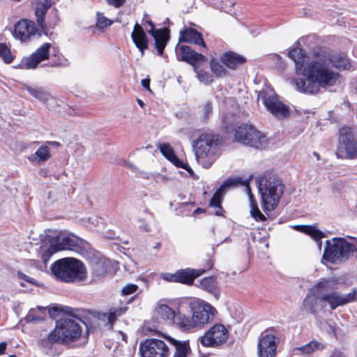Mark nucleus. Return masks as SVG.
<instances>
[{
	"label": "nucleus",
	"instance_id": "1",
	"mask_svg": "<svg viewBox=\"0 0 357 357\" xmlns=\"http://www.w3.org/2000/svg\"><path fill=\"white\" fill-rule=\"evenodd\" d=\"M288 56L295 63L296 73L306 77V79L297 78L291 81L300 92L317 93L320 87L329 86L335 77L333 70L335 63L329 57L319 56L304 66L307 56L302 49L294 48L289 52Z\"/></svg>",
	"mask_w": 357,
	"mask_h": 357
},
{
	"label": "nucleus",
	"instance_id": "2",
	"mask_svg": "<svg viewBox=\"0 0 357 357\" xmlns=\"http://www.w3.org/2000/svg\"><path fill=\"white\" fill-rule=\"evenodd\" d=\"M82 329L75 320L66 318L56 321L54 329L45 337L40 340L39 344L46 354H52L56 344H66L77 340L81 335Z\"/></svg>",
	"mask_w": 357,
	"mask_h": 357
},
{
	"label": "nucleus",
	"instance_id": "3",
	"mask_svg": "<svg viewBox=\"0 0 357 357\" xmlns=\"http://www.w3.org/2000/svg\"><path fill=\"white\" fill-rule=\"evenodd\" d=\"M40 238L41 245L39 248V254L45 265L55 253L64 250H73L78 246V239L66 232L56 233L47 229L40 234Z\"/></svg>",
	"mask_w": 357,
	"mask_h": 357
},
{
	"label": "nucleus",
	"instance_id": "4",
	"mask_svg": "<svg viewBox=\"0 0 357 357\" xmlns=\"http://www.w3.org/2000/svg\"><path fill=\"white\" fill-rule=\"evenodd\" d=\"M52 274L59 280L73 283L86 279V271L82 261L73 257L60 259L51 266Z\"/></svg>",
	"mask_w": 357,
	"mask_h": 357
},
{
	"label": "nucleus",
	"instance_id": "5",
	"mask_svg": "<svg viewBox=\"0 0 357 357\" xmlns=\"http://www.w3.org/2000/svg\"><path fill=\"white\" fill-rule=\"evenodd\" d=\"M218 135L203 133L193 142V148L197 162L203 167L209 168L220 155Z\"/></svg>",
	"mask_w": 357,
	"mask_h": 357
},
{
	"label": "nucleus",
	"instance_id": "6",
	"mask_svg": "<svg viewBox=\"0 0 357 357\" xmlns=\"http://www.w3.org/2000/svg\"><path fill=\"white\" fill-rule=\"evenodd\" d=\"M258 188L265 211H273L278 206L283 195L284 185L276 176H264L258 178Z\"/></svg>",
	"mask_w": 357,
	"mask_h": 357
},
{
	"label": "nucleus",
	"instance_id": "7",
	"mask_svg": "<svg viewBox=\"0 0 357 357\" xmlns=\"http://www.w3.org/2000/svg\"><path fill=\"white\" fill-rule=\"evenodd\" d=\"M235 139L244 145L256 149H264L267 146L266 137L252 126L248 124L238 127L235 133Z\"/></svg>",
	"mask_w": 357,
	"mask_h": 357
},
{
	"label": "nucleus",
	"instance_id": "8",
	"mask_svg": "<svg viewBox=\"0 0 357 357\" xmlns=\"http://www.w3.org/2000/svg\"><path fill=\"white\" fill-rule=\"evenodd\" d=\"M339 147L336 157L357 158V135L350 127H344L339 130Z\"/></svg>",
	"mask_w": 357,
	"mask_h": 357
},
{
	"label": "nucleus",
	"instance_id": "9",
	"mask_svg": "<svg viewBox=\"0 0 357 357\" xmlns=\"http://www.w3.org/2000/svg\"><path fill=\"white\" fill-rule=\"evenodd\" d=\"M258 98L262 100L266 109L278 119H283L289 116V107L282 102L273 90L263 89L259 92Z\"/></svg>",
	"mask_w": 357,
	"mask_h": 357
},
{
	"label": "nucleus",
	"instance_id": "10",
	"mask_svg": "<svg viewBox=\"0 0 357 357\" xmlns=\"http://www.w3.org/2000/svg\"><path fill=\"white\" fill-rule=\"evenodd\" d=\"M228 337L227 328L221 324H215L199 337L198 342L206 347H218L225 344Z\"/></svg>",
	"mask_w": 357,
	"mask_h": 357
},
{
	"label": "nucleus",
	"instance_id": "11",
	"mask_svg": "<svg viewBox=\"0 0 357 357\" xmlns=\"http://www.w3.org/2000/svg\"><path fill=\"white\" fill-rule=\"evenodd\" d=\"M139 353L141 357H168L170 351L163 340L151 338L140 344Z\"/></svg>",
	"mask_w": 357,
	"mask_h": 357
},
{
	"label": "nucleus",
	"instance_id": "12",
	"mask_svg": "<svg viewBox=\"0 0 357 357\" xmlns=\"http://www.w3.org/2000/svg\"><path fill=\"white\" fill-rule=\"evenodd\" d=\"M310 290L312 294L319 298L322 304H328L331 310L335 309V281L333 280H323L313 286Z\"/></svg>",
	"mask_w": 357,
	"mask_h": 357
},
{
	"label": "nucleus",
	"instance_id": "13",
	"mask_svg": "<svg viewBox=\"0 0 357 357\" xmlns=\"http://www.w3.org/2000/svg\"><path fill=\"white\" fill-rule=\"evenodd\" d=\"M276 331L268 328L261 334L257 344L258 357H275L276 355Z\"/></svg>",
	"mask_w": 357,
	"mask_h": 357
},
{
	"label": "nucleus",
	"instance_id": "14",
	"mask_svg": "<svg viewBox=\"0 0 357 357\" xmlns=\"http://www.w3.org/2000/svg\"><path fill=\"white\" fill-rule=\"evenodd\" d=\"M39 34L33 22L22 20L15 24L13 36L22 42H26L31 37Z\"/></svg>",
	"mask_w": 357,
	"mask_h": 357
},
{
	"label": "nucleus",
	"instance_id": "15",
	"mask_svg": "<svg viewBox=\"0 0 357 357\" xmlns=\"http://www.w3.org/2000/svg\"><path fill=\"white\" fill-rule=\"evenodd\" d=\"M356 251V245L347 238L336 237V265L347 261Z\"/></svg>",
	"mask_w": 357,
	"mask_h": 357
},
{
	"label": "nucleus",
	"instance_id": "16",
	"mask_svg": "<svg viewBox=\"0 0 357 357\" xmlns=\"http://www.w3.org/2000/svg\"><path fill=\"white\" fill-rule=\"evenodd\" d=\"M51 46L52 45L48 43H45L40 46L34 52L23 61L22 65L24 68L26 69H34L40 62L48 59Z\"/></svg>",
	"mask_w": 357,
	"mask_h": 357
},
{
	"label": "nucleus",
	"instance_id": "17",
	"mask_svg": "<svg viewBox=\"0 0 357 357\" xmlns=\"http://www.w3.org/2000/svg\"><path fill=\"white\" fill-rule=\"evenodd\" d=\"M215 313L216 310L211 305L203 303L194 310L192 314L198 327H202L213 321Z\"/></svg>",
	"mask_w": 357,
	"mask_h": 357
},
{
	"label": "nucleus",
	"instance_id": "18",
	"mask_svg": "<svg viewBox=\"0 0 357 357\" xmlns=\"http://www.w3.org/2000/svg\"><path fill=\"white\" fill-rule=\"evenodd\" d=\"M146 23L150 26L148 33L151 34L154 38L158 54L162 55L169 39V30L167 29H154V24L151 20L146 21Z\"/></svg>",
	"mask_w": 357,
	"mask_h": 357
},
{
	"label": "nucleus",
	"instance_id": "19",
	"mask_svg": "<svg viewBox=\"0 0 357 357\" xmlns=\"http://www.w3.org/2000/svg\"><path fill=\"white\" fill-rule=\"evenodd\" d=\"M178 50L180 54L178 56L181 57L179 59L188 63L193 68H197V65L207 61V59L204 55L195 52L188 46L181 45L178 47Z\"/></svg>",
	"mask_w": 357,
	"mask_h": 357
},
{
	"label": "nucleus",
	"instance_id": "20",
	"mask_svg": "<svg viewBox=\"0 0 357 357\" xmlns=\"http://www.w3.org/2000/svg\"><path fill=\"white\" fill-rule=\"evenodd\" d=\"M295 230L310 236L314 240L319 250L321 248V239L326 236L324 232L318 228L317 224L314 225H296L292 227Z\"/></svg>",
	"mask_w": 357,
	"mask_h": 357
},
{
	"label": "nucleus",
	"instance_id": "21",
	"mask_svg": "<svg viewBox=\"0 0 357 357\" xmlns=\"http://www.w3.org/2000/svg\"><path fill=\"white\" fill-rule=\"evenodd\" d=\"M131 38L132 42L141 52V55L144 56V51L148 48L149 42L145 31L138 23H136L134 26Z\"/></svg>",
	"mask_w": 357,
	"mask_h": 357
},
{
	"label": "nucleus",
	"instance_id": "22",
	"mask_svg": "<svg viewBox=\"0 0 357 357\" xmlns=\"http://www.w3.org/2000/svg\"><path fill=\"white\" fill-rule=\"evenodd\" d=\"M205 271H206L202 268H185L178 270L176 271L177 282L190 285L193 283L196 278L204 273Z\"/></svg>",
	"mask_w": 357,
	"mask_h": 357
},
{
	"label": "nucleus",
	"instance_id": "23",
	"mask_svg": "<svg viewBox=\"0 0 357 357\" xmlns=\"http://www.w3.org/2000/svg\"><path fill=\"white\" fill-rule=\"evenodd\" d=\"M158 149L161 153L168 160H169L172 164L178 167H181L185 169L189 172H192V169L183 162L180 160L174 153V151L172 147L167 143L160 144L158 145Z\"/></svg>",
	"mask_w": 357,
	"mask_h": 357
},
{
	"label": "nucleus",
	"instance_id": "24",
	"mask_svg": "<svg viewBox=\"0 0 357 357\" xmlns=\"http://www.w3.org/2000/svg\"><path fill=\"white\" fill-rule=\"evenodd\" d=\"M127 310V307H114L109 309L107 312L101 314L99 319L105 322V324L109 328H112L113 324L117 318L124 314Z\"/></svg>",
	"mask_w": 357,
	"mask_h": 357
},
{
	"label": "nucleus",
	"instance_id": "25",
	"mask_svg": "<svg viewBox=\"0 0 357 357\" xmlns=\"http://www.w3.org/2000/svg\"><path fill=\"white\" fill-rule=\"evenodd\" d=\"M51 153L49 146L46 144L39 147L34 153L27 157L28 160L34 165H40L51 158Z\"/></svg>",
	"mask_w": 357,
	"mask_h": 357
},
{
	"label": "nucleus",
	"instance_id": "26",
	"mask_svg": "<svg viewBox=\"0 0 357 357\" xmlns=\"http://www.w3.org/2000/svg\"><path fill=\"white\" fill-rule=\"evenodd\" d=\"M220 61L228 68L235 70L245 62V59L234 52H227L221 56Z\"/></svg>",
	"mask_w": 357,
	"mask_h": 357
},
{
	"label": "nucleus",
	"instance_id": "27",
	"mask_svg": "<svg viewBox=\"0 0 357 357\" xmlns=\"http://www.w3.org/2000/svg\"><path fill=\"white\" fill-rule=\"evenodd\" d=\"M180 40L206 47L202 35L193 29H187L183 31H181Z\"/></svg>",
	"mask_w": 357,
	"mask_h": 357
},
{
	"label": "nucleus",
	"instance_id": "28",
	"mask_svg": "<svg viewBox=\"0 0 357 357\" xmlns=\"http://www.w3.org/2000/svg\"><path fill=\"white\" fill-rule=\"evenodd\" d=\"M196 286L212 294L216 300L218 299L220 294L214 277L204 278L198 280Z\"/></svg>",
	"mask_w": 357,
	"mask_h": 357
},
{
	"label": "nucleus",
	"instance_id": "29",
	"mask_svg": "<svg viewBox=\"0 0 357 357\" xmlns=\"http://www.w3.org/2000/svg\"><path fill=\"white\" fill-rule=\"evenodd\" d=\"M51 6V2L49 0H37L35 13L37 17L38 25L43 30H45L46 25L44 20V15L47 9Z\"/></svg>",
	"mask_w": 357,
	"mask_h": 357
},
{
	"label": "nucleus",
	"instance_id": "30",
	"mask_svg": "<svg viewBox=\"0 0 357 357\" xmlns=\"http://www.w3.org/2000/svg\"><path fill=\"white\" fill-rule=\"evenodd\" d=\"M155 316L159 321L172 323L176 317L175 312L168 305L159 304L155 308Z\"/></svg>",
	"mask_w": 357,
	"mask_h": 357
},
{
	"label": "nucleus",
	"instance_id": "31",
	"mask_svg": "<svg viewBox=\"0 0 357 357\" xmlns=\"http://www.w3.org/2000/svg\"><path fill=\"white\" fill-rule=\"evenodd\" d=\"M176 324L183 331H189L194 328L198 327L194 315L192 317L186 316L185 314L178 313L176 317Z\"/></svg>",
	"mask_w": 357,
	"mask_h": 357
},
{
	"label": "nucleus",
	"instance_id": "32",
	"mask_svg": "<svg viewBox=\"0 0 357 357\" xmlns=\"http://www.w3.org/2000/svg\"><path fill=\"white\" fill-rule=\"evenodd\" d=\"M169 342L175 347L176 351L173 357H187L190 352V347L188 341H178L169 338Z\"/></svg>",
	"mask_w": 357,
	"mask_h": 357
},
{
	"label": "nucleus",
	"instance_id": "33",
	"mask_svg": "<svg viewBox=\"0 0 357 357\" xmlns=\"http://www.w3.org/2000/svg\"><path fill=\"white\" fill-rule=\"evenodd\" d=\"M24 88L31 96H32L33 97H34L40 102H45L51 98L50 93L45 88L33 87L28 85H26Z\"/></svg>",
	"mask_w": 357,
	"mask_h": 357
},
{
	"label": "nucleus",
	"instance_id": "34",
	"mask_svg": "<svg viewBox=\"0 0 357 357\" xmlns=\"http://www.w3.org/2000/svg\"><path fill=\"white\" fill-rule=\"evenodd\" d=\"M303 305L311 312L314 313L315 312H317L319 306L325 307L328 304H322L319 301V298L317 296H316L314 294H312L311 290L310 289L307 296L303 301Z\"/></svg>",
	"mask_w": 357,
	"mask_h": 357
},
{
	"label": "nucleus",
	"instance_id": "35",
	"mask_svg": "<svg viewBox=\"0 0 357 357\" xmlns=\"http://www.w3.org/2000/svg\"><path fill=\"white\" fill-rule=\"evenodd\" d=\"M247 192L249 196L250 202V214L252 217L256 220L259 222H264L266 220V218L264 215L261 213L259 211L257 202L254 199V196L251 193V189L250 186H247Z\"/></svg>",
	"mask_w": 357,
	"mask_h": 357
},
{
	"label": "nucleus",
	"instance_id": "36",
	"mask_svg": "<svg viewBox=\"0 0 357 357\" xmlns=\"http://www.w3.org/2000/svg\"><path fill=\"white\" fill-rule=\"evenodd\" d=\"M333 244L330 241H326V248L322 257V263L327 265L328 263L335 264V238H332Z\"/></svg>",
	"mask_w": 357,
	"mask_h": 357
},
{
	"label": "nucleus",
	"instance_id": "37",
	"mask_svg": "<svg viewBox=\"0 0 357 357\" xmlns=\"http://www.w3.org/2000/svg\"><path fill=\"white\" fill-rule=\"evenodd\" d=\"M46 314V308L42 307H37L36 309H31L26 316L25 317L26 322H36L41 321L45 319Z\"/></svg>",
	"mask_w": 357,
	"mask_h": 357
},
{
	"label": "nucleus",
	"instance_id": "38",
	"mask_svg": "<svg viewBox=\"0 0 357 357\" xmlns=\"http://www.w3.org/2000/svg\"><path fill=\"white\" fill-rule=\"evenodd\" d=\"M354 69L350 60L344 53L336 54V70H349Z\"/></svg>",
	"mask_w": 357,
	"mask_h": 357
},
{
	"label": "nucleus",
	"instance_id": "39",
	"mask_svg": "<svg viewBox=\"0 0 357 357\" xmlns=\"http://www.w3.org/2000/svg\"><path fill=\"white\" fill-rule=\"evenodd\" d=\"M238 185H245L246 188L249 185V180L243 181L240 177L228 178L220 187V190L225 191L226 188L236 187Z\"/></svg>",
	"mask_w": 357,
	"mask_h": 357
},
{
	"label": "nucleus",
	"instance_id": "40",
	"mask_svg": "<svg viewBox=\"0 0 357 357\" xmlns=\"http://www.w3.org/2000/svg\"><path fill=\"white\" fill-rule=\"evenodd\" d=\"M325 347L326 346L324 344L312 340L307 344L298 348V349L301 351L303 354H310L316 350H323Z\"/></svg>",
	"mask_w": 357,
	"mask_h": 357
},
{
	"label": "nucleus",
	"instance_id": "41",
	"mask_svg": "<svg viewBox=\"0 0 357 357\" xmlns=\"http://www.w3.org/2000/svg\"><path fill=\"white\" fill-rule=\"evenodd\" d=\"M357 298V291L354 289L351 292L345 295L336 294V307L354 302Z\"/></svg>",
	"mask_w": 357,
	"mask_h": 357
},
{
	"label": "nucleus",
	"instance_id": "42",
	"mask_svg": "<svg viewBox=\"0 0 357 357\" xmlns=\"http://www.w3.org/2000/svg\"><path fill=\"white\" fill-rule=\"evenodd\" d=\"M223 192L224 191L220 190L219 188L213 195L210 202V206L216 208L215 213L217 215H221L222 207L220 204Z\"/></svg>",
	"mask_w": 357,
	"mask_h": 357
},
{
	"label": "nucleus",
	"instance_id": "43",
	"mask_svg": "<svg viewBox=\"0 0 357 357\" xmlns=\"http://www.w3.org/2000/svg\"><path fill=\"white\" fill-rule=\"evenodd\" d=\"M210 67L212 72L217 77H225L227 75V70L215 59H212L210 61Z\"/></svg>",
	"mask_w": 357,
	"mask_h": 357
},
{
	"label": "nucleus",
	"instance_id": "44",
	"mask_svg": "<svg viewBox=\"0 0 357 357\" xmlns=\"http://www.w3.org/2000/svg\"><path fill=\"white\" fill-rule=\"evenodd\" d=\"M194 70L197 74V78L200 82L209 84L213 82V76L206 71L199 70V65H197V68H194Z\"/></svg>",
	"mask_w": 357,
	"mask_h": 357
},
{
	"label": "nucleus",
	"instance_id": "45",
	"mask_svg": "<svg viewBox=\"0 0 357 357\" xmlns=\"http://www.w3.org/2000/svg\"><path fill=\"white\" fill-rule=\"evenodd\" d=\"M107 271V266L105 261L100 260L93 265V273L97 276L104 275Z\"/></svg>",
	"mask_w": 357,
	"mask_h": 357
},
{
	"label": "nucleus",
	"instance_id": "46",
	"mask_svg": "<svg viewBox=\"0 0 357 357\" xmlns=\"http://www.w3.org/2000/svg\"><path fill=\"white\" fill-rule=\"evenodd\" d=\"M0 58L7 63H11L13 60V56L9 48L3 43H0Z\"/></svg>",
	"mask_w": 357,
	"mask_h": 357
},
{
	"label": "nucleus",
	"instance_id": "47",
	"mask_svg": "<svg viewBox=\"0 0 357 357\" xmlns=\"http://www.w3.org/2000/svg\"><path fill=\"white\" fill-rule=\"evenodd\" d=\"M234 3L231 1L218 0L213 6L220 10L228 13L230 10L229 7L231 6Z\"/></svg>",
	"mask_w": 357,
	"mask_h": 357
},
{
	"label": "nucleus",
	"instance_id": "48",
	"mask_svg": "<svg viewBox=\"0 0 357 357\" xmlns=\"http://www.w3.org/2000/svg\"><path fill=\"white\" fill-rule=\"evenodd\" d=\"M87 221L89 223L87 226L90 228L99 227L104 225L102 219L96 215L89 218Z\"/></svg>",
	"mask_w": 357,
	"mask_h": 357
},
{
	"label": "nucleus",
	"instance_id": "49",
	"mask_svg": "<svg viewBox=\"0 0 357 357\" xmlns=\"http://www.w3.org/2000/svg\"><path fill=\"white\" fill-rule=\"evenodd\" d=\"M137 288L138 287L135 284H128L123 287L121 292L125 296L130 295L135 292Z\"/></svg>",
	"mask_w": 357,
	"mask_h": 357
},
{
	"label": "nucleus",
	"instance_id": "50",
	"mask_svg": "<svg viewBox=\"0 0 357 357\" xmlns=\"http://www.w3.org/2000/svg\"><path fill=\"white\" fill-rule=\"evenodd\" d=\"M112 24V21L105 17V16H100L99 15L98 17L97 21V26L100 28L103 29L107 26H109Z\"/></svg>",
	"mask_w": 357,
	"mask_h": 357
},
{
	"label": "nucleus",
	"instance_id": "51",
	"mask_svg": "<svg viewBox=\"0 0 357 357\" xmlns=\"http://www.w3.org/2000/svg\"><path fill=\"white\" fill-rule=\"evenodd\" d=\"M202 114L204 119H208L212 114V105L211 102H206L203 105Z\"/></svg>",
	"mask_w": 357,
	"mask_h": 357
},
{
	"label": "nucleus",
	"instance_id": "52",
	"mask_svg": "<svg viewBox=\"0 0 357 357\" xmlns=\"http://www.w3.org/2000/svg\"><path fill=\"white\" fill-rule=\"evenodd\" d=\"M161 278L168 282H177V277H176V272L174 273H162Z\"/></svg>",
	"mask_w": 357,
	"mask_h": 357
},
{
	"label": "nucleus",
	"instance_id": "53",
	"mask_svg": "<svg viewBox=\"0 0 357 357\" xmlns=\"http://www.w3.org/2000/svg\"><path fill=\"white\" fill-rule=\"evenodd\" d=\"M109 5L115 8L121 7L125 2V0H107Z\"/></svg>",
	"mask_w": 357,
	"mask_h": 357
},
{
	"label": "nucleus",
	"instance_id": "54",
	"mask_svg": "<svg viewBox=\"0 0 357 357\" xmlns=\"http://www.w3.org/2000/svg\"><path fill=\"white\" fill-rule=\"evenodd\" d=\"M17 275L19 276L20 278L24 280V281L30 283V284H33L34 283V279L26 275L25 274L21 273V272H18L17 273Z\"/></svg>",
	"mask_w": 357,
	"mask_h": 357
},
{
	"label": "nucleus",
	"instance_id": "55",
	"mask_svg": "<svg viewBox=\"0 0 357 357\" xmlns=\"http://www.w3.org/2000/svg\"><path fill=\"white\" fill-rule=\"evenodd\" d=\"M68 65H69L68 61L66 59L63 58L61 62L54 63V64L52 65V66H53V67H59V66L66 67V66H68Z\"/></svg>",
	"mask_w": 357,
	"mask_h": 357
},
{
	"label": "nucleus",
	"instance_id": "56",
	"mask_svg": "<svg viewBox=\"0 0 357 357\" xmlns=\"http://www.w3.org/2000/svg\"><path fill=\"white\" fill-rule=\"evenodd\" d=\"M142 85L146 89L151 91L150 89V80L149 79H144L142 80Z\"/></svg>",
	"mask_w": 357,
	"mask_h": 357
},
{
	"label": "nucleus",
	"instance_id": "57",
	"mask_svg": "<svg viewBox=\"0 0 357 357\" xmlns=\"http://www.w3.org/2000/svg\"><path fill=\"white\" fill-rule=\"evenodd\" d=\"M124 166H126V167H128L129 169H130L133 171H136L137 169V167L134 164H132L130 162H128V161L124 162Z\"/></svg>",
	"mask_w": 357,
	"mask_h": 357
},
{
	"label": "nucleus",
	"instance_id": "58",
	"mask_svg": "<svg viewBox=\"0 0 357 357\" xmlns=\"http://www.w3.org/2000/svg\"><path fill=\"white\" fill-rule=\"evenodd\" d=\"M7 344L6 342L0 343V355L4 354L6 349Z\"/></svg>",
	"mask_w": 357,
	"mask_h": 357
},
{
	"label": "nucleus",
	"instance_id": "59",
	"mask_svg": "<svg viewBox=\"0 0 357 357\" xmlns=\"http://www.w3.org/2000/svg\"><path fill=\"white\" fill-rule=\"evenodd\" d=\"M45 144H50L52 146H56V147H58L60 146V143L59 142H51V141H48V142H46V143Z\"/></svg>",
	"mask_w": 357,
	"mask_h": 357
},
{
	"label": "nucleus",
	"instance_id": "60",
	"mask_svg": "<svg viewBox=\"0 0 357 357\" xmlns=\"http://www.w3.org/2000/svg\"><path fill=\"white\" fill-rule=\"evenodd\" d=\"M137 103L139 105V106L141 107H143L144 105V103L143 102V101L140 99H137Z\"/></svg>",
	"mask_w": 357,
	"mask_h": 357
},
{
	"label": "nucleus",
	"instance_id": "61",
	"mask_svg": "<svg viewBox=\"0 0 357 357\" xmlns=\"http://www.w3.org/2000/svg\"><path fill=\"white\" fill-rule=\"evenodd\" d=\"M121 335H122V339H123V340H124V341H126V337H126V334H124V333H121Z\"/></svg>",
	"mask_w": 357,
	"mask_h": 357
},
{
	"label": "nucleus",
	"instance_id": "62",
	"mask_svg": "<svg viewBox=\"0 0 357 357\" xmlns=\"http://www.w3.org/2000/svg\"><path fill=\"white\" fill-rule=\"evenodd\" d=\"M336 24H338L340 25H342V24H344V22H340L339 19L336 20Z\"/></svg>",
	"mask_w": 357,
	"mask_h": 357
},
{
	"label": "nucleus",
	"instance_id": "63",
	"mask_svg": "<svg viewBox=\"0 0 357 357\" xmlns=\"http://www.w3.org/2000/svg\"><path fill=\"white\" fill-rule=\"evenodd\" d=\"M314 155H315V157H317V159H319V154L316 152H314Z\"/></svg>",
	"mask_w": 357,
	"mask_h": 357
},
{
	"label": "nucleus",
	"instance_id": "64",
	"mask_svg": "<svg viewBox=\"0 0 357 357\" xmlns=\"http://www.w3.org/2000/svg\"><path fill=\"white\" fill-rule=\"evenodd\" d=\"M335 79H336V82H337V81H339V75H338V74H337V73H336Z\"/></svg>",
	"mask_w": 357,
	"mask_h": 357
}]
</instances>
